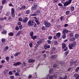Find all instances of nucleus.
Segmentation results:
<instances>
[{"instance_id": "1", "label": "nucleus", "mask_w": 79, "mask_h": 79, "mask_svg": "<svg viewBox=\"0 0 79 79\" xmlns=\"http://www.w3.org/2000/svg\"><path fill=\"white\" fill-rule=\"evenodd\" d=\"M34 20H30L28 23V25L29 26H32L34 24Z\"/></svg>"}, {"instance_id": "2", "label": "nucleus", "mask_w": 79, "mask_h": 79, "mask_svg": "<svg viewBox=\"0 0 79 79\" xmlns=\"http://www.w3.org/2000/svg\"><path fill=\"white\" fill-rule=\"evenodd\" d=\"M69 31L67 29H64L63 30V39H65L66 38V33H68Z\"/></svg>"}, {"instance_id": "3", "label": "nucleus", "mask_w": 79, "mask_h": 79, "mask_svg": "<svg viewBox=\"0 0 79 79\" xmlns=\"http://www.w3.org/2000/svg\"><path fill=\"white\" fill-rule=\"evenodd\" d=\"M44 25H45L46 27H49L51 26V23H50L45 21L44 23Z\"/></svg>"}, {"instance_id": "4", "label": "nucleus", "mask_w": 79, "mask_h": 79, "mask_svg": "<svg viewBox=\"0 0 79 79\" xmlns=\"http://www.w3.org/2000/svg\"><path fill=\"white\" fill-rule=\"evenodd\" d=\"M76 42H73V43H71L69 44V48L70 49H72V48L73 47H74V46H75V45H76Z\"/></svg>"}, {"instance_id": "5", "label": "nucleus", "mask_w": 79, "mask_h": 79, "mask_svg": "<svg viewBox=\"0 0 79 79\" xmlns=\"http://www.w3.org/2000/svg\"><path fill=\"white\" fill-rule=\"evenodd\" d=\"M72 2V0H70L68 1H66V2H64V6H66L68 5H69V4H70V3H71Z\"/></svg>"}, {"instance_id": "6", "label": "nucleus", "mask_w": 79, "mask_h": 79, "mask_svg": "<svg viewBox=\"0 0 79 79\" xmlns=\"http://www.w3.org/2000/svg\"><path fill=\"white\" fill-rule=\"evenodd\" d=\"M73 77L76 78V79H79V75L78 74L75 73Z\"/></svg>"}, {"instance_id": "7", "label": "nucleus", "mask_w": 79, "mask_h": 79, "mask_svg": "<svg viewBox=\"0 0 79 79\" xmlns=\"http://www.w3.org/2000/svg\"><path fill=\"white\" fill-rule=\"evenodd\" d=\"M28 19H29V18L27 17H26L23 20V22H24V23H27V21H28Z\"/></svg>"}, {"instance_id": "8", "label": "nucleus", "mask_w": 79, "mask_h": 79, "mask_svg": "<svg viewBox=\"0 0 79 79\" xmlns=\"http://www.w3.org/2000/svg\"><path fill=\"white\" fill-rule=\"evenodd\" d=\"M28 61L29 63H33L35 61V60L34 59H31L29 60Z\"/></svg>"}, {"instance_id": "9", "label": "nucleus", "mask_w": 79, "mask_h": 79, "mask_svg": "<svg viewBox=\"0 0 79 79\" xmlns=\"http://www.w3.org/2000/svg\"><path fill=\"white\" fill-rule=\"evenodd\" d=\"M57 56L56 55H53L51 56V58L52 59H55L56 58V57Z\"/></svg>"}, {"instance_id": "10", "label": "nucleus", "mask_w": 79, "mask_h": 79, "mask_svg": "<svg viewBox=\"0 0 79 79\" xmlns=\"http://www.w3.org/2000/svg\"><path fill=\"white\" fill-rule=\"evenodd\" d=\"M19 64H20V62H17L14 64V66H18V65H19Z\"/></svg>"}, {"instance_id": "11", "label": "nucleus", "mask_w": 79, "mask_h": 79, "mask_svg": "<svg viewBox=\"0 0 79 79\" xmlns=\"http://www.w3.org/2000/svg\"><path fill=\"white\" fill-rule=\"evenodd\" d=\"M61 35L60 32H58L56 33V36L57 37H60Z\"/></svg>"}, {"instance_id": "12", "label": "nucleus", "mask_w": 79, "mask_h": 79, "mask_svg": "<svg viewBox=\"0 0 79 79\" xmlns=\"http://www.w3.org/2000/svg\"><path fill=\"white\" fill-rule=\"evenodd\" d=\"M21 54V52H16L15 54L14 55L15 56H18L19 55H20Z\"/></svg>"}, {"instance_id": "13", "label": "nucleus", "mask_w": 79, "mask_h": 79, "mask_svg": "<svg viewBox=\"0 0 79 79\" xmlns=\"http://www.w3.org/2000/svg\"><path fill=\"white\" fill-rule=\"evenodd\" d=\"M35 14H37V15H39V14H40V10H36L35 12Z\"/></svg>"}, {"instance_id": "14", "label": "nucleus", "mask_w": 79, "mask_h": 79, "mask_svg": "<svg viewBox=\"0 0 79 79\" xmlns=\"http://www.w3.org/2000/svg\"><path fill=\"white\" fill-rule=\"evenodd\" d=\"M31 37V39H33V40H35L36 38H37V36L35 35V36H32Z\"/></svg>"}, {"instance_id": "15", "label": "nucleus", "mask_w": 79, "mask_h": 79, "mask_svg": "<svg viewBox=\"0 0 79 79\" xmlns=\"http://www.w3.org/2000/svg\"><path fill=\"white\" fill-rule=\"evenodd\" d=\"M62 47L63 48H64V47H66V45L64 43H63L62 44Z\"/></svg>"}, {"instance_id": "16", "label": "nucleus", "mask_w": 79, "mask_h": 79, "mask_svg": "<svg viewBox=\"0 0 79 79\" xmlns=\"http://www.w3.org/2000/svg\"><path fill=\"white\" fill-rule=\"evenodd\" d=\"M21 31H19L18 32L16 35V36H19V35H20V34H21Z\"/></svg>"}, {"instance_id": "17", "label": "nucleus", "mask_w": 79, "mask_h": 79, "mask_svg": "<svg viewBox=\"0 0 79 79\" xmlns=\"http://www.w3.org/2000/svg\"><path fill=\"white\" fill-rule=\"evenodd\" d=\"M79 37V35L78 34H76L75 35V39H77Z\"/></svg>"}, {"instance_id": "18", "label": "nucleus", "mask_w": 79, "mask_h": 79, "mask_svg": "<svg viewBox=\"0 0 79 79\" xmlns=\"http://www.w3.org/2000/svg\"><path fill=\"white\" fill-rule=\"evenodd\" d=\"M9 48L8 47L6 46V47H5L3 49L4 51H6V50H8V49Z\"/></svg>"}, {"instance_id": "19", "label": "nucleus", "mask_w": 79, "mask_h": 79, "mask_svg": "<svg viewBox=\"0 0 79 79\" xmlns=\"http://www.w3.org/2000/svg\"><path fill=\"white\" fill-rule=\"evenodd\" d=\"M5 41H6V40L5 38H2L1 40V42L3 43V42H5Z\"/></svg>"}, {"instance_id": "20", "label": "nucleus", "mask_w": 79, "mask_h": 79, "mask_svg": "<svg viewBox=\"0 0 79 79\" xmlns=\"http://www.w3.org/2000/svg\"><path fill=\"white\" fill-rule=\"evenodd\" d=\"M15 13V9L14 8H12L11 9V13Z\"/></svg>"}, {"instance_id": "21", "label": "nucleus", "mask_w": 79, "mask_h": 79, "mask_svg": "<svg viewBox=\"0 0 79 79\" xmlns=\"http://www.w3.org/2000/svg\"><path fill=\"white\" fill-rule=\"evenodd\" d=\"M69 53V51H67V52H65L64 53V56H67V55Z\"/></svg>"}, {"instance_id": "22", "label": "nucleus", "mask_w": 79, "mask_h": 79, "mask_svg": "<svg viewBox=\"0 0 79 79\" xmlns=\"http://www.w3.org/2000/svg\"><path fill=\"white\" fill-rule=\"evenodd\" d=\"M67 79V76H65L63 78L62 77H60L59 78V79Z\"/></svg>"}, {"instance_id": "23", "label": "nucleus", "mask_w": 79, "mask_h": 79, "mask_svg": "<svg viewBox=\"0 0 79 79\" xmlns=\"http://www.w3.org/2000/svg\"><path fill=\"white\" fill-rule=\"evenodd\" d=\"M30 36H31V37H32V36H33V35H34V32H33V31H31L30 32Z\"/></svg>"}, {"instance_id": "24", "label": "nucleus", "mask_w": 79, "mask_h": 79, "mask_svg": "<svg viewBox=\"0 0 79 79\" xmlns=\"http://www.w3.org/2000/svg\"><path fill=\"white\" fill-rule=\"evenodd\" d=\"M22 66L23 67L25 66L26 65V63L25 62H23L22 64Z\"/></svg>"}, {"instance_id": "25", "label": "nucleus", "mask_w": 79, "mask_h": 79, "mask_svg": "<svg viewBox=\"0 0 79 79\" xmlns=\"http://www.w3.org/2000/svg\"><path fill=\"white\" fill-rule=\"evenodd\" d=\"M6 0H2V4H5L6 3Z\"/></svg>"}, {"instance_id": "26", "label": "nucleus", "mask_w": 79, "mask_h": 79, "mask_svg": "<svg viewBox=\"0 0 79 79\" xmlns=\"http://www.w3.org/2000/svg\"><path fill=\"white\" fill-rule=\"evenodd\" d=\"M26 13L27 15H28L29 13H30V10H28L26 11Z\"/></svg>"}, {"instance_id": "27", "label": "nucleus", "mask_w": 79, "mask_h": 79, "mask_svg": "<svg viewBox=\"0 0 79 79\" xmlns=\"http://www.w3.org/2000/svg\"><path fill=\"white\" fill-rule=\"evenodd\" d=\"M18 21H23V19L21 17L19 18L18 19Z\"/></svg>"}, {"instance_id": "28", "label": "nucleus", "mask_w": 79, "mask_h": 79, "mask_svg": "<svg viewBox=\"0 0 79 79\" xmlns=\"http://www.w3.org/2000/svg\"><path fill=\"white\" fill-rule=\"evenodd\" d=\"M63 48L64 51H66V50H68V48L67 47L64 48Z\"/></svg>"}, {"instance_id": "29", "label": "nucleus", "mask_w": 79, "mask_h": 79, "mask_svg": "<svg viewBox=\"0 0 79 79\" xmlns=\"http://www.w3.org/2000/svg\"><path fill=\"white\" fill-rule=\"evenodd\" d=\"M6 60H7L8 62H9V60L10 59V58L9 57H6Z\"/></svg>"}, {"instance_id": "30", "label": "nucleus", "mask_w": 79, "mask_h": 79, "mask_svg": "<svg viewBox=\"0 0 79 79\" xmlns=\"http://www.w3.org/2000/svg\"><path fill=\"white\" fill-rule=\"evenodd\" d=\"M47 42H48V44H51V43H52V41H51V40H47Z\"/></svg>"}, {"instance_id": "31", "label": "nucleus", "mask_w": 79, "mask_h": 79, "mask_svg": "<svg viewBox=\"0 0 79 79\" xmlns=\"http://www.w3.org/2000/svg\"><path fill=\"white\" fill-rule=\"evenodd\" d=\"M79 67H77L75 71H76V72H78V71H79Z\"/></svg>"}, {"instance_id": "32", "label": "nucleus", "mask_w": 79, "mask_h": 79, "mask_svg": "<svg viewBox=\"0 0 79 79\" xmlns=\"http://www.w3.org/2000/svg\"><path fill=\"white\" fill-rule=\"evenodd\" d=\"M69 13H70V11H66V14L67 15H68L69 14Z\"/></svg>"}, {"instance_id": "33", "label": "nucleus", "mask_w": 79, "mask_h": 79, "mask_svg": "<svg viewBox=\"0 0 79 79\" xmlns=\"http://www.w3.org/2000/svg\"><path fill=\"white\" fill-rule=\"evenodd\" d=\"M44 47L45 49H47V44H45L44 45Z\"/></svg>"}, {"instance_id": "34", "label": "nucleus", "mask_w": 79, "mask_h": 79, "mask_svg": "<svg viewBox=\"0 0 79 79\" xmlns=\"http://www.w3.org/2000/svg\"><path fill=\"white\" fill-rule=\"evenodd\" d=\"M41 42H42V41H41V40H39L37 42V44L39 45H40Z\"/></svg>"}, {"instance_id": "35", "label": "nucleus", "mask_w": 79, "mask_h": 79, "mask_svg": "<svg viewBox=\"0 0 79 79\" xmlns=\"http://www.w3.org/2000/svg\"><path fill=\"white\" fill-rule=\"evenodd\" d=\"M52 36H48V39L49 40H52Z\"/></svg>"}, {"instance_id": "36", "label": "nucleus", "mask_w": 79, "mask_h": 79, "mask_svg": "<svg viewBox=\"0 0 79 79\" xmlns=\"http://www.w3.org/2000/svg\"><path fill=\"white\" fill-rule=\"evenodd\" d=\"M30 16H36V14H31Z\"/></svg>"}, {"instance_id": "37", "label": "nucleus", "mask_w": 79, "mask_h": 79, "mask_svg": "<svg viewBox=\"0 0 79 79\" xmlns=\"http://www.w3.org/2000/svg\"><path fill=\"white\" fill-rule=\"evenodd\" d=\"M53 71V69H49V73H52Z\"/></svg>"}, {"instance_id": "38", "label": "nucleus", "mask_w": 79, "mask_h": 79, "mask_svg": "<svg viewBox=\"0 0 79 79\" xmlns=\"http://www.w3.org/2000/svg\"><path fill=\"white\" fill-rule=\"evenodd\" d=\"M69 35L71 37H73V36H74V35H73V33H70Z\"/></svg>"}, {"instance_id": "39", "label": "nucleus", "mask_w": 79, "mask_h": 79, "mask_svg": "<svg viewBox=\"0 0 79 79\" xmlns=\"http://www.w3.org/2000/svg\"><path fill=\"white\" fill-rule=\"evenodd\" d=\"M52 77H53V79H55V78H56V77H57V76H56V75H54Z\"/></svg>"}, {"instance_id": "40", "label": "nucleus", "mask_w": 79, "mask_h": 79, "mask_svg": "<svg viewBox=\"0 0 79 79\" xmlns=\"http://www.w3.org/2000/svg\"><path fill=\"white\" fill-rule=\"evenodd\" d=\"M31 10H35V8L33 6H32L31 8Z\"/></svg>"}, {"instance_id": "41", "label": "nucleus", "mask_w": 79, "mask_h": 79, "mask_svg": "<svg viewBox=\"0 0 79 79\" xmlns=\"http://www.w3.org/2000/svg\"><path fill=\"white\" fill-rule=\"evenodd\" d=\"M53 66L54 68H56V67H57V66H58V65L56 64H54Z\"/></svg>"}, {"instance_id": "42", "label": "nucleus", "mask_w": 79, "mask_h": 79, "mask_svg": "<svg viewBox=\"0 0 79 79\" xmlns=\"http://www.w3.org/2000/svg\"><path fill=\"white\" fill-rule=\"evenodd\" d=\"M33 6V7L35 8L36 9V8H37V5L36 4H34Z\"/></svg>"}, {"instance_id": "43", "label": "nucleus", "mask_w": 79, "mask_h": 79, "mask_svg": "<svg viewBox=\"0 0 79 79\" xmlns=\"http://www.w3.org/2000/svg\"><path fill=\"white\" fill-rule=\"evenodd\" d=\"M17 73H19V72L21 71V70H20V69L19 68H18L17 69Z\"/></svg>"}, {"instance_id": "44", "label": "nucleus", "mask_w": 79, "mask_h": 79, "mask_svg": "<svg viewBox=\"0 0 79 79\" xmlns=\"http://www.w3.org/2000/svg\"><path fill=\"white\" fill-rule=\"evenodd\" d=\"M42 30H45V27L44 26H43L42 27Z\"/></svg>"}, {"instance_id": "45", "label": "nucleus", "mask_w": 79, "mask_h": 79, "mask_svg": "<svg viewBox=\"0 0 79 79\" xmlns=\"http://www.w3.org/2000/svg\"><path fill=\"white\" fill-rule=\"evenodd\" d=\"M12 16V17H15V13H11Z\"/></svg>"}, {"instance_id": "46", "label": "nucleus", "mask_w": 79, "mask_h": 79, "mask_svg": "<svg viewBox=\"0 0 79 79\" xmlns=\"http://www.w3.org/2000/svg\"><path fill=\"white\" fill-rule=\"evenodd\" d=\"M22 9H25L26 8V6H23L22 7Z\"/></svg>"}, {"instance_id": "47", "label": "nucleus", "mask_w": 79, "mask_h": 79, "mask_svg": "<svg viewBox=\"0 0 79 79\" xmlns=\"http://www.w3.org/2000/svg\"><path fill=\"white\" fill-rule=\"evenodd\" d=\"M19 27L20 29H22L23 28V26L22 25H20L19 26Z\"/></svg>"}, {"instance_id": "48", "label": "nucleus", "mask_w": 79, "mask_h": 79, "mask_svg": "<svg viewBox=\"0 0 79 79\" xmlns=\"http://www.w3.org/2000/svg\"><path fill=\"white\" fill-rule=\"evenodd\" d=\"M10 15V11H8L7 12V13L6 14V16H9Z\"/></svg>"}, {"instance_id": "49", "label": "nucleus", "mask_w": 79, "mask_h": 79, "mask_svg": "<svg viewBox=\"0 0 79 79\" xmlns=\"http://www.w3.org/2000/svg\"><path fill=\"white\" fill-rule=\"evenodd\" d=\"M64 62H60V64L61 66H62V65H63L64 64Z\"/></svg>"}, {"instance_id": "50", "label": "nucleus", "mask_w": 79, "mask_h": 79, "mask_svg": "<svg viewBox=\"0 0 79 79\" xmlns=\"http://www.w3.org/2000/svg\"><path fill=\"white\" fill-rule=\"evenodd\" d=\"M58 5L59 6H63V4H61V3H59L58 4Z\"/></svg>"}, {"instance_id": "51", "label": "nucleus", "mask_w": 79, "mask_h": 79, "mask_svg": "<svg viewBox=\"0 0 79 79\" xmlns=\"http://www.w3.org/2000/svg\"><path fill=\"white\" fill-rule=\"evenodd\" d=\"M49 79H53V76H50L49 77Z\"/></svg>"}, {"instance_id": "52", "label": "nucleus", "mask_w": 79, "mask_h": 79, "mask_svg": "<svg viewBox=\"0 0 79 79\" xmlns=\"http://www.w3.org/2000/svg\"><path fill=\"white\" fill-rule=\"evenodd\" d=\"M29 45L30 47H32V44L30 43L29 44Z\"/></svg>"}, {"instance_id": "53", "label": "nucleus", "mask_w": 79, "mask_h": 79, "mask_svg": "<svg viewBox=\"0 0 79 79\" xmlns=\"http://www.w3.org/2000/svg\"><path fill=\"white\" fill-rule=\"evenodd\" d=\"M54 43L55 45H57V44H58V42H57V41H54Z\"/></svg>"}, {"instance_id": "54", "label": "nucleus", "mask_w": 79, "mask_h": 79, "mask_svg": "<svg viewBox=\"0 0 79 79\" xmlns=\"http://www.w3.org/2000/svg\"><path fill=\"white\" fill-rule=\"evenodd\" d=\"M2 34H6V31H3L2 32Z\"/></svg>"}, {"instance_id": "55", "label": "nucleus", "mask_w": 79, "mask_h": 79, "mask_svg": "<svg viewBox=\"0 0 79 79\" xmlns=\"http://www.w3.org/2000/svg\"><path fill=\"white\" fill-rule=\"evenodd\" d=\"M18 73V72H16L15 73V76H19V74Z\"/></svg>"}, {"instance_id": "56", "label": "nucleus", "mask_w": 79, "mask_h": 79, "mask_svg": "<svg viewBox=\"0 0 79 79\" xmlns=\"http://www.w3.org/2000/svg\"><path fill=\"white\" fill-rule=\"evenodd\" d=\"M21 23L20 22H19L18 23V25H19V26H21Z\"/></svg>"}, {"instance_id": "57", "label": "nucleus", "mask_w": 79, "mask_h": 79, "mask_svg": "<svg viewBox=\"0 0 79 79\" xmlns=\"http://www.w3.org/2000/svg\"><path fill=\"white\" fill-rule=\"evenodd\" d=\"M53 38L54 39H57V37H56V35H54L53 37Z\"/></svg>"}, {"instance_id": "58", "label": "nucleus", "mask_w": 79, "mask_h": 79, "mask_svg": "<svg viewBox=\"0 0 79 79\" xmlns=\"http://www.w3.org/2000/svg\"><path fill=\"white\" fill-rule=\"evenodd\" d=\"M52 50L53 51L55 50H56V48H55V47H53L52 48Z\"/></svg>"}, {"instance_id": "59", "label": "nucleus", "mask_w": 79, "mask_h": 79, "mask_svg": "<svg viewBox=\"0 0 79 79\" xmlns=\"http://www.w3.org/2000/svg\"><path fill=\"white\" fill-rule=\"evenodd\" d=\"M32 77V76L31 75H29L28 76V79H31Z\"/></svg>"}, {"instance_id": "60", "label": "nucleus", "mask_w": 79, "mask_h": 79, "mask_svg": "<svg viewBox=\"0 0 79 79\" xmlns=\"http://www.w3.org/2000/svg\"><path fill=\"white\" fill-rule=\"evenodd\" d=\"M35 21L36 22H38L39 21V19H36Z\"/></svg>"}, {"instance_id": "61", "label": "nucleus", "mask_w": 79, "mask_h": 79, "mask_svg": "<svg viewBox=\"0 0 79 79\" xmlns=\"http://www.w3.org/2000/svg\"><path fill=\"white\" fill-rule=\"evenodd\" d=\"M10 79H14V76H10Z\"/></svg>"}, {"instance_id": "62", "label": "nucleus", "mask_w": 79, "mask_h": 79, "mask_svg": "<svg viewBox=\"0 0 79 79\" xmlns=\"http://www.w3.org/2000/svg\"><path fill=\"white\" fill-rule=\"evenodd\" d=\"M71 10H74V7L73 6H72L71 7Z\"/></svg>"}, {"instance_id": "63", "label": "nucleus", "mask_w": 79, "mask_h": 79, "mask_svg": "<svg viewBox=\"0 0 79 79\" xmlns=\"http://www.w3.org/2000/svg\"><path fill=\"white\" fill-rule=\"evenodd\" d=\"M50 45H47V48H50Z\"/></svg>"}, {"instance_id": "64", "label": "nucleus", "mask_w": 79, "mask_h": 79, "mask_svg": "<svg viewBox=\"0 0 79 79\" xmlns=\"http://www.w3.org/2000/svg\"><path fill=\"white\" fill-rule=\"evenodd\" d=\"M70 64L71 65H73V64H74V63H73V62H70Z\"/></svg>"}]
</instances>
